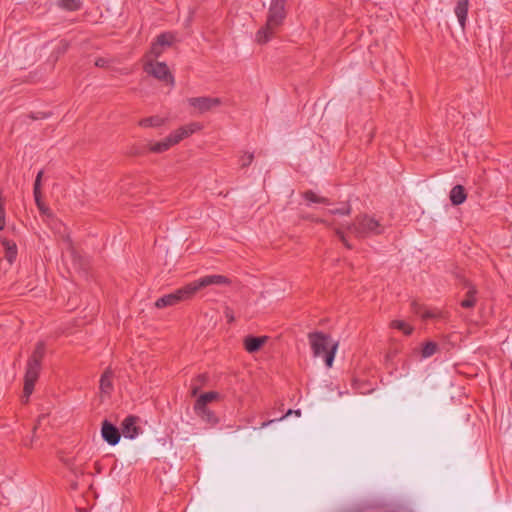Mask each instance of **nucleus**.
Here are the masks:
<instances>
[{"label":"nucleus","instance_id":"obj_1","mask_svg":"<svg viewBox=\"0 0 512 512\" xmlns=\"http://www.w3.org/2000/svg\"><path fill=\"white\" fill-rule=\"evenodd\" d=\"M308 341L315 358H323L327 368H331L334 362L339 342L322 331L310 332Z\"/></svg>","mask_w":512,"mask_h":512},{"label":"nucleus","instance_id":"obj_2","mask_svg":"<svg viewBox=\"0 0 512 512\" xmlns=\"http://www.w3.org/2000/svg\"><path fill=\"white\" fill-rule=\"evenodd\" d=\"M285 16V5L271 1L266 25L256 33L257 42L260 44L267 43L274 35L275 30L283 23Z\"/></svg>","mask_w":512,"mask_h":512},{"label":"nucleus","instance_id":"obj_3","mask_svg":"<svg viewBox=\"0 0 512 512\" xmlns=\"http://www.w3.org/2000/svg\"><path fill=\"white\" fill-rule=\"evenodd\" d=\"M348 230L358 238H364L370 235H380L384 232V226L375 218L368 215L356 217L354 222L348 225Z\"/></svg>","mask_w":512,"mask_h":512},{"label":"nucleus","instance_id":"obj_4","mask_svg":"<svg viewBox=\"0 0 512 512\" xmlns=\"http://www.w3.org/2000/svg\"><path fill=\"white\" fill-rule=\"evenodd\" d=\"M193 288H190L189 284L175 290L172 293L166 294L158 298L155 302L157 308H165L174 306L181 301L188 300L193 297Z\"/></svg>","mask_w":512,"mask_h":512},{"label":"nucleus","instance_id":"obj_5","mask_svg":"<svg viewBox=\"0 0 512 512\" xmlns=\"http://www.w3.org/2000/svg\"><path fill=\"white\" fill-rule=\"evenodd\" d=\"M144 71L160 81H163L171 86L174 85V77L170 73L169 68L165 62H154L152 60H148L144 65Z\"/></svg>","mask_w":512,"mask_h":512},{"label":"nucleus","instance_id":"obj_6","mask_svg":"<svg viewBox=\"0 0 512 512\" xmlns=\"http://www.w3.org/2000/svg\"><path fill=\"white\" fill-rule=\"evenodd\" d=\"M191 134H193V130L177 129L164 140L152 144L150 150L155 153H162Z\"/></svg>","mask_w":512,"mask_h":512},{"label":"nucleus","instance_id":"obj_7","mask_svg":"<svg viewBox=\"0 0 512 512\" xmlns=\"http://www.w3.org/2000/svg\"><path fill=\"white\" fill-rule=\"evenodd\" d=\"M40 369L41 363L37 362V360H28L24 378V396L26 397V401L33 392Z\"/></svg>","mask_w":512,"mask_h":512},{"label":"nucleus","instance_id":"obj_8","mask_svg":"<svg viewBox=\"0 0 512 512\" xmlns=\"http://www.w3.org/2000/svg\"><path fill=\"white\" fill-rule=\"evenodd\" d=\"M230 284V280L223 275H206L201 277L200 279L189 283L190 288H193V294H195L201 288L210 286V285H228Z\"/></svg>","mask_w":512,"mask_h":512},{"label":"nucleus","instance_id":"obj_9","mask_svg":"<svg viewBox=\"0 0 512 512\" xmlns=\"http://www.w3.org/2000/svg\"><path fill=\"white\" fill-rule=\"evenodd\" d=\"M190 106L195 108L198 113H205L221 104L220 98L213 97H192L188 99Z\"/></svg>","mask_w":512,"mask_h":512},{"label":"nucleus","instance_id":"obj_10","mask_svg":"<svg viewBox=\"0 0 512 512\" xmlns=\"http://www.w3.org/2000/svg\"><path fill=\"white\" fill-rule=\"evenodd\" d=\"M101 434L103 439L111 446H114L120 441V431L108 420H104L102 423Z\"/></svg>","mask_w":512,"mask_h":512},{"label":"nucleus","instance_id":"obj_11","mask_svg":"<svg viewBox=\"0 0 512 512\" xmlns=\"http://www.w3.org/2000/svg\"><path fill=\"white\" fill-rule=\"evenodd\" d=\"M137 417L128 416L126 417L121 425V431L125 438L134 439L139 434V427L136 425Z\"/></svg>","mask_w":512,"mask_h":512},{"label":"nucleus","instance_id":"obj_12","mask_svg":"<svg viewBox=\"0 0 512 512\" xmlns=\"http://www.w3.org/2000/svg\"><path fill=\"white\" fill-rule=\"evenodd\" d=\"M113 372L111 369H106L100 378V391L102 394L109 396L113 390Z\"/></svg>","mask_w":512,"mask_h":512},{"label":"nucleus","instance_id":"obj_13","mask_svg":"<svg viewBox=\"0 0 512 512\" xmlns=\"http://www.w3.org/2000/svg\"><path fill=\"white\" fill-rule=\"evenodd\" d=\"M449 199L454 206L461 205L467 199V193L462 185H455L449 194Z\"/></svg>","mask_w":512,"mask_h":512},{"label":"nucleus","instance_id":"obj_14","mask_svg":"<svg viewBox=\"0 0 512 512\" xmlns=\"http://www.w3.org/2000/svg\"><path fill=\"white\" fill-rule=\"evenodd\" d=\"M412 311L415 314L420 315L423 319H434V318H442L443 314L439 310H429L423 308L420 304L413 302L412 303Z\"/></svg>","mask_w":512,"mask_h":512},{"label":"nucleus","instance_id":"obj_15","mask_svg":"<svg viewBox=\"0 0 512 512\" xmlns=\"http://www.w3.org/2000/svg\"><path fill=\"white\" fill-rule=\"evenodd\" d=\"M194 411H195L196 415L198 417H200L207 424L215 425L218 423L217 416L214 414V412H212L210 409H208L207 406L200 407V409H199L198 405L195 404Z\"/></svg>","mask_w":512,"mask_h":512},{"label":"nucleus","instance_id":"obj_16","mask_svg":"<svg viewBox=\"0 0 512 512\" xmlns=\"http://www.w3.org/2000/svg\"><path fill=\"white\" fill-rule=\"evenodd\" d=\"M454 12L462 28L465 27L468 13V0H457Z\"/></svg>","mask_w":512,"mask_h":512},{"label":"nucleus","instance_id":"obj_17","mask_svg":"<svg viewBox=\"0 0 512 512\" xmlns=\"http://www.w3.org/2000/svg\"><path fill=\"white\" fill-rule=\"evenodd\" d=\"M0 241L5 249V258L10 264H12L17 256L16 243L6 238H0Z\"/></svg>","mask_w":512,"mask_h":512},{"label":"nucleus","instance_id":"obj_18","mask_svg":"<svg viewBox=\"0 0 512 512\" xmlns=\"http://www.w3.org/2000/svg\"><path fill=\"white\" fill-rule=\"evenodd\" d=\"M265 341V337L248 336L244 340V346L249 353H254L262 347Z\"/></svg>","mask_w":512,"mask_h":512},{"label":"nucleus","instance_id":"obj_19","mask_svg":"<svg viewBox=\"0 0 512 512\" xmlns=\"http://www.w3.org/2000/svg\"><path fill=\"white\" fill-rule=\"evenodd\" d=\"M477 289L474 286H470L465 299H463L460 303L461 307L465 309H471L476 305L477 302Z\"/></svg>","mask_w":512,"mask_h":512},{"label":"nucleus","instance_id":"obj_20","mask_svg":"<svg viewBox=\"0 0 512 512\" xmlns=\"http://www.w3.org/2000/svg\"><path fill=\"white\" fill-rule=\"evenodd\" d=\"M165 122L164 118H161L159 116H151V117H147V118H144L142 120L139 121V125L141 127H159L161 125H163Z\"/></svg>","mask_w":512,"mask_h":512},{"label":"nucleus","instance_id":"obj_21","mask_svg":"<svg viewBox=\"0 0 512 512\" xmlns=\"http://www.w3.org/2000/svg\"><path fill=\"white\" fill-rule=\"evenodd\" d=\"M219 394L217 392H207L199 396L196 400L195 404L198 405V408L203 406H207V404L215 399H217Z\"/></svg>","mask_w":512,"mask_h":512},{"label":"nucleus","instance_id":"obj_22","mask_svg":"<svg viewBox=\"0 0 512 512\" xmlns=\"http://www.w3.org/2000/svg\"><path fill=\"white\" fill-rule=\"evenodd\" d=\"M58 4L67 11H77L81 9L82 6L79 0H58Z\"/></svg>","mask_w":512,"mask_h":512},{"label":"nucleus","instance_id":"obj_23","mask_svg":"<svg viewBox=\"0 0 512 512\" xmlns=\"http://www.w3.org/2000/svg\"><path fill=\"white\" fill-rule=\"evenodd\" d=\"M390 326L394 329L402 331L405 335H410L413 331V327L402 320H393Z\"/></svg>","mask_w":512,"mask_h":512},{"label":"nucleus","instance_id":"obj_24","mask_svg":"<svg viewBox=\"0 0 512 512\" xmlns=\"http://www.w3.org/2000/svg\"><path fill=\"white\" fill-rule=\"evenodd\" d=\"M437 349H438L437 343H435L433 341H429L424 344L422 351H421V355L423 358H429L436 353Z\"/></svg>","mask_w":512,"mask_h":512},{"label":"nucleus","instance_id":"obj_25","mask_svg":"<svg viewBox=\"0 0 512 512\" xmlns=\"http://www.w3.org/2000/svg\"><path fill=\"white\" fill-rule=\"evenodd\" d=\"M304 198L310 203L329 204V200L325 197H320L313 191L309 190L303 194Z\"/></svg>","mask_w":512,"mask_h":512},{"label":"nucleus","instance_id":"obj_26","mask_svg":"<svg viewBox=\"0 0 512 512\" xmlns=\"http://www.w3.org/2000/svg\"><path fill=\"white\" fill-rule=\"evenodd\" d=\"M45 354V346L43 342H38L29 360H37L41 363Z\"/></svg>","mask_w":512,"mask_h":512},{"label":"nucleus","instance_id":"obj_27","mask_svg":"<svg viewBox=\"0 0 512 512\" xmlns=\"http://www.w3.org/2000/svg\"><path fill=\"white\" fill-rule=\"evenodd\" d=\"M155 42L158 43V46H161L163 48L168 47L173 42V36L169 33H162L157 36Z\"/></svg>","mask_w":512,"mask_h":512},{"label":"nucleus","instance_id":"obj_28","mask_svg":"<svg viewBox=\"0 0 512 512\" xmlns=\"http://www.w3.org/2000/svg\"><path fill=\"white\" fill-rule=\"evenodd\" d=\"M290 415H297V416H300L301 415V411L300 410H292V409H289L286 414L282 417H280L279 419H272V420H269V421H265L261 424L260 426V429H263L265 427H267L268 425H270L271 423L273 422H276V421H281L283 420L284 418L290 416Z\"/></svg>","mask_w":512,"mask_h":512},{"label":"nucleus","instance_id":"obj_29","mask_svg":"<svg viewBox=\"0 0 512 512\" xmlns=\"http://www.w3.org/2000/svg\"><path fill=\"white\" fill-rule=\"evenodd\" d=\"M327 213L331 215H349L351 213V207L350 205L346 204L343 205L341 208L329 209L327 210Z\"/></svg>","mask_w":512,"mask_h":512},{"label":"nucleus","instance_id":"obj_30","mask_svg":"<svg viewBox=\"0 0 512 512\" xmlns=\"http://www.w3.org/2000/svg\"><path fill=\"white\" fill-rule=\"evenodd\" d=\"M162 53H163V47L158 46V43L154 41L151 45V48H150V51H149L147 57L158 58L161 56Z\"/></svg>","mask_w":512,"mask_h":512},{"label":"nucleus","instance_id":"obj_31","mask_svg":"<svg viewBox=\"0 0 512 512\" xmlns=\"http://www.w3.org/2000/svg\"><path fill=\"white\" fill-rule=\"evenodd\" d=\"M254 159L253 153H244L240 158V165L242 168L248 167Z\"/></svg>","mask_w":512,"mask_h":512},{"label":"nucleus","instance_id":"obj_32","mask_svg":"<svg viewBox=\"0 0 512 512\" xmlns=\"http://www.w3.org/2000/svg\"><path fill=\"white\" fill-rule=\"evenodd\" d=\"M5 205L2 197L0 196V230L5 227Z\"/></svg>","mask_w":512,"mask_h":512},{"label":"nucleus","instance_id":"obj_33","mask_svg":"<svg viewBox=\"0 0 512 512\" xmlns=\"http://www.w3.org/2000/svg\"><path fill=\"white\" fill-rule=\"evenodd\" d=\"M336 235L340 239V241L347 247L348 249L352 248V245L348 242L344 232L340 228L335 229Z\"/></svg>","mask_w":512,"mask_h":512},{"label":"nucleus","instance_id":"obj_34","mask_svg":"<svg viewBox=\"0 0 512 512\" xmlns=\"http://www.w3.org/2000/svg\"><path fill=\"white\" fill-rule=\"evenodd\" d=\"M42 175H43V171H39L37 176H36V179H35V182H34V188H33V192L34 194H40V187H41V178H42Z\"/></svg>","mask_w":512,"mask_h":512},{"label":"nucleus","instance_id":"obj_35","mask_svg":"<svg viewBox=\"0 0 512 512\" xmlns=\"http://www.w3.org/2000/svg\"><path fill=\"white\" fill-rule=\"evenodd\" d=\"M386 512H413V511L407 506L399 505V506H395V507H391V508L387 509Z\"/></svg>","mask_w":512,"mask_h":512},{"label":"nucleus","instance_id":"obj_36","mask_svg":"<svg viewBox=\"0 0 512 512\" xmlns=\"http://www.w3.org/2000/svg\"><path fill=\"white\" fill-rule=\"evenodd\" d=\"M35 202L40 210L45 211L43 204L41 202V193L40 194H34Z\"/></svg>","mask_w":512,"mask_h":512},{"label":"nucleus","instance_id":"obj_37","mask_svg":"<svg viewBox=\"0 0 512 512\" xmlns=\"http://www.w3.org/2000/svg\"><path fill=\"white\" fill-rule=\"evenodd\" d=\"M107 63H108V61L106 59H104V58H98L95 61V65L97 67H105V66H107Z\"/></svg>","mask_w":512,"mask_h":512},{"label":"nucleus","instance_id":"obj_38","mask_svg":"<svg viewBox=\"0 0 512 512\" xmlns=\"http://www.w3.org/2000/svg\"><path fill=\"white\" fill-rule=\"evenodd\" d=\"M200 127L197 123H192L190 125H187V126H184V127H181L180 129H187V130H193V133L198 130Z\"/></svg>","mask_w":512,"mask_h":512},{"label":"nucleus","instance_id":"obj_39","mask_svg":"<svg viewBox=\"0 0 512 512\" xmlns=\"http://www.w3.org/2000/svg\"><path fill=\"white\" fill-rule=\"evenodd\" d=\"M198 386H194L193 389H192V395H196L197 394V391H198Z\"/></svg>","mask_w":512,"mask_h":512},{"label":"nucleus","instance_id":"obj_40","mask_svg":"<svg viewBox=\"0 0 512 512\" xmlns=\"http://www.w3.org/2000/svg\"><path fill=\"white\" fill-rule=\"evenodd\" d=\"M272 2H278L280 4H284L286 3V0H272Z\"/></svg>","mask_w":512,"mask_h":512},{"label":"nucleus","instance_id":"obj_41","mask_svg":"<svg viewBox=\"0 0 512 512\" xmlns=\"http://www.w3.org/2000/svg\"><path fill=\"white\" fill-rule=\"evenodd\" d=\"M318 221H319V222H321V223H324V224H326V225H328V226H330V225H331L330 223H328L326 220H323V219L318 220Z\"/></svg>","mask_w":512,"mask_h":512},{"label":"nucleus","instance_id":"obj_42","mask_svg":"<svg viewBox=\"0 0 512 512\" xmlns=\"http://www.w3.org/2000/svg\"><path fill=\"white\" fill-rule=\"evenodd\" d=\"M44 419H45V416H44V415H43V416H41V417L39 418V420H38V425H40L41 421H42V420H44Z\"/></svg>","mask_w":512,"mask_h":512},{"label":"nucleus","instance_id":"obj_43","mask_svg":"<svg viewBox=\"0 0 512 512\" xmlns=\"http://www.w3.org/2000/svg\"><path fill=\"white\" fill-rule=\"evenodd\" d=\"M198 378H199L200 381H203L205 379V376L204 375H200Z\"/></svg>","mask_w":512,"mask_h":512},{"label":"nucleus","instance_id":"obj_44","mask_svg":"<svg viewBox=\"0 0 512 512\" xmlns=\"http://www.w3.org/2000/svg\"><path fill=\"white\" fill-rule=\"evenodd\" d=\"M227 317H228L229 321H232L234 319L233 316H229L228 314H227Z\"/></svg>","mask_w":512,"mask_h":512}]
</instances>
